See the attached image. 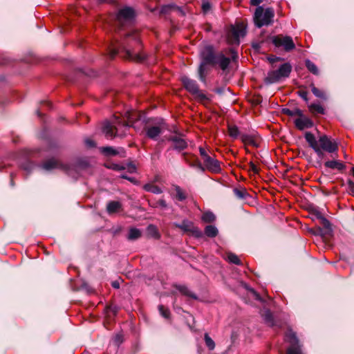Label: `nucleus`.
I'll return each instance as SVG.
<instances>
[{
    "label": "nucleus",
    "mask_w": 354,
    "mask_h": 354,
    "mask_svg": "<svg viewBox=\"0 0 354 354\" xmlns=\"http://www.w3.org/2000/svg\"><path fill=\"white\" fill-rule=\"evenodd\" d=\"M108 167L111 168L113 170H116V171H120V170H123L125 169L124 167L118 165V164H112L110 166H109Z\"/></svg>",
    "instance_id": "obj_44"
},
{
    "label": "nucleus",
    "mask_w": 354,
    "mask_h": 354,
    "mask_svg": "<svg viewBox=\"0 0 354 354\" xmlns=\"http://www.w3.org/2000/svg\"><path fill=\"white\" fill-rule=\"evenodd\" d=\"M185 161L192 167H196L202 171H205V168L201 163V162L198 160V158L194 155L186 156L183 154Z\"/></svg>",
    "instance_id": "obj_17"
},
{
    "label": "nucleus",
    "mask_w": 354,
    "mask_h": 354,
    "mask_svg": "<svg viewBox=\"0 0 354 354\" xmlns=\"http://www.w3.org/2000/svg\"><path fill=\"white\" fill-rule=\"evenodd\" d=\"M286 341L290 344V346L287 349V354H302L296 335L291 330L286 333Z\"/></svg>",
    "instance_id": "obj_8"
},
{
    "label": "nucleus",
    "mask_w": 354,
    "mask_h": 354,
    "mask_svg": "<svg viewBox=\"0 0 354 354\" xmlns=\"http://www.w3.org/2000/svg\"><path fill=\"white\" fill-rule=\"evenodd\" d=\"M141 236V231L139 229L132 227L129 230L127 238L129 240H136Z\"/></svg>",
    "instance_id": "obj_25"
},
{
    "label": "nucleus",
    "mask_w": 354,
    "mask_h": 354,
    "mask_svg": "<svg viewBox=\"0 0 354 354\" xmlns=\"http://www.w3.org/2000/svg\"><path fill=\"white\" fill-rule=\"evenodd\" d=\"M121 48L126 52L127 57L129 59L136 62H142L146 57L145 54L139 53L138 51L131 50V46L129 44H122Z\"/></svg>",
    "instance_id": "obj_12"
},
{
    "label": "nucleus",
    "mask_w": 354,
    "mask_h": 354,
    "mask_svg": "<svg viewBox=\"0 0 354 354\" xmlns=\"http://www.w3.org/2000/svg\"><path fill=\"white\" fill-rule=\"evenodd\" d=\"M299 95L306 102H308V92L306 91H298Z\"/></svg>",
    "instance_id": "obj_45"
},
{
    "label": "nucleus",
    "mask_w": 354,
    "mask_h": 354,
    "mask_svg": "<svg viewBox=\"0 0 354 354\" xmlns=\"http://www.w3.org/2000/svg\"><path fill=\"white\" fill-rule=\"evenodd\" d=\"M246 288L248 290L249 293L251 295L252 297H254V299L261 301L260 295L253 288H249L247 286Z\"/></svg>",
    "instance_id": "obj_39"
},
{
    "label": "nucleus",
    "mask_w": 354,
    "mask_h": 354,
    "mask_svg": "<svg viewBox=\"0 0 354 354\" xmlns=\"http://www.w3.org/2000/svg\"><path fill=\"white\" fill-rule=\"evenodd\" d=\"M230 61H231V59L230 58H228V57H226L223 53H220L218 54H217V58H216V64H218L219 67L223 70V71H225L230 63Z\"/></svg>",
    "instance_id": "obj_18"
},
{
    "label": "nucleus",
    "mask_w": 354,
    "mask_h": 354,
    "mask_svg": "<svg viewBox=\"0 0 354 354\" xmlns=\"http://www.w3.org/2000/svg\"><path fill=\"white\" fill-rule=\"evenodd\" d=\"M161 133L162 129L160 126H151L146 128L147 137L153 140H156Z\"/></svg>",
    "instance_id": "obj_19"
},
{
    "label": "nucleus",
    "mask_w": 354,
    "mask_h": 354,
    "mask_svg": "<svg viewBox=\"0 0 354 354\" xmlns=\"http://www.w3.org/2000/svg\"><path fill=\"white\" fill-rule=\"evenodd\" d=\"M175 189H176V198L179 201L185 200L186 198V195L184 193V192L183 191V189L178 186L176 187Z\"/></svg>",
    "instance_id": "obj_36"
},
{
    "label": "nucleus",
    "mask_w": 354,
    "mask_h": 354,
    "mask_svg": "<svg viewBox=\"0 0 354 354\" xmlns=\"http://www.w3.org/2000/svg\"><path fill=\"white\" fill-rule=\"evenodd\" d=\"M292 71V66L289 63L283 64L278 70L268 73L267 80L270 83L277 82L282 78L288 77Z\"/></svg>",
    "instance_id": "obj_5"
},
{
    "label": "nucleus",
    "mask_w": 354,
    "mask_h": 354,
    "mask_svg": "<svg viewBox=\"0 0 354 354\" xmlns=\"http://www.w3.org/2000/svg\"><path fill=\"white\" fill-rule=\"evenodd\" d=\"M274 16V12L272 8H268L263 9L262 7L259 6L256 9L254 13L255 25L259 28L270 25L273 21Z\"/></svg>",
    "instance_id": "obj_3"
},
{
    "label": "nucleus",
    "mask_w": 354,
    "mask_h": 354,
    "mask_svg": "<svg viewBox=\"0 0 354 354\" xmlns=\"http://www.w3.org/2000/svg\"><path fill=\"white\" fill-rule=\"evenodd\" d=\"M216 218L215 215L211 212H206L202 216V220L205 223H212Z\"/></svg>",
    "instance_id": "obj_32"
},
{
    "label": "nucleus",
    "mask_w": 354,
    "mask_h": 354,
    "mask_svg": "<svg viewBox=\"0 0 354 354\" xmlns=\"http://www.w3.org/2000/svg\"><path fill=\"white\" fill-rule=\"evenodd\" d=\"M194 95L198 100H200L201 101L208 100L207 97L203 93H202L200 90H198V92L196 93Z\"/></svg>",
    "instance_id": "obj_42"
},
{
    "label": "nucleus",
    "mask_w": 354,
    "mask_h": 354,
    "mask_svg": "<svg viewBox=\"0 0 354 354\" xmlns=\"http://www.w3.org/2000/svg\"><path fill=\"white\" fill-rule=\"evenodd\" d=\"M205 169H207L208 171L218 174L221 171V167L220 165V162L216 159L212 158L211 156L206 158V159L203 161Z\"/></svg>",
    "instance_id": "obj_14"
},
{
    "label": "nucleus",
    "mask_w": 354,
    "mask_h": 354,
    "mask_svg": "<svg viewBox=\"0 0 354 354\" xmlns=\"http://www.w3.org/2000/svg\"><path fill=\"white\" fill-rule=\"evenodd\" d=\"M205 341L207 346L210 349L213 350L215 347L214 342L212 339V338L208 335V334L205 335Z\"/></svg>",
    "instance_id": "obj_35"
},
{
    "label": "nucleus",
    "mask_w": 354,
    "mask_h": 354,
    "mask_svg": "<svg viewBox=\"0 0 354 354\" xmlns=\"http://www.w3.org/2000/svg\"><path fill=\"white\" fill-rule=\"evenodd\" d=\"M30 167H32V163H28L27 167H24V169L29 170L30 169Z\"/></svg>",
    "instance_id": "obj_58"
},
{
    "label": "nucleus",
    "mask_w": 354,
    "mask_h": 354,
    "mask_svg": "<svg viewBox=\"0 0 354 354\" xmlns=\"http://www.w3.org/2000/svg\"><path fill=\"white\" fill-rule=\"evenodd\" d=\"M202 8L204 12H207L210 9V4L209 2H204L202 5Z\"/></svg>",
    "instance_id": "obj_48"
},
{
    "label": "nucleus",
    "mask_w": 354,
    "mask_h": 354,
    "mask_svg": "<svg viewBox=\"0 0 354 354\" xmlns=\"http://www.w3.org/2000/svg\"><path fill=\"white\" fill-rule=\"evenodd\" d=\"M158 310L162 317H164L165 318L169 317L170 312L168 308H165L164 306L162 305H160L158 306Z\"/></svg>",
    "instance_id": "obj_37"
},
{
    "label": "nucleus",
    "mask_w": 354,
    "mask_h": 354,
    "mask_svg": "<svg viewBox=\"0 0 354 354\" xmlns=\"http://www.w3.org/2000/svg\"><path fill=\"white\" fill-rule=\"evenodd\" d=\"M157 205L162 207V208L167 207V203L164 199H160L157 201Z\"/></svg>",
    "instance_id": "obj_49"
},
{
    "label": "nucleus",
    "mask_w": 354,
    "mask_h": 354,
    "mask_svg": "<svg viewBox=\"0 0 354 354\" xmlns=\"http://www.w3.org/2000/svg\"><path fill=\"white\" fill-rule=\"evenodd\" d=\"M181 80L183 86L189 92L193 93L194 95L198 92L199 88L196 81L191 80L187 77H183Z\"/></svg>",
    "instance_id": "obj_16"
},
{
    "label": "nucleus",
    "mask_w": 354,
    "mask_h": 354,
    "mask_svg": "<svg viewBox=\"0 0 354 354\" xmlns=\"http://www.w3.org/2000/svg\"><path fill=\"white\" fill-rule=\"evenodd\" d=\"M121 178H124V179H127H127H128V178H129V176H126V175H124V174H123V175H122V176H121Z\"/></svg>",
    "instance_id": "obj_61"
},
{
    "label": "nucleus",
    "mask_w": 354,
    "mask_h": 354,
    "mask_svg": "<svg viewBox=\"0 0 354 354\" xmlns=\"http://www.w3.org/2000/svg\"><path fill=\"white\" fill-rule=\"evenodd\" d=\"M134 117L133 114L127 112L124 118L113 115L111 121H106L102 127V131L106 137L113 138L115 136H122L125 134V131L129 127H133Z\"/></svg>",
    "instance_id": "obj_1"
},
{
    "label": "nucleus",
    "mask_w": 354,
    "mask_h": 354,
    "mask_svg": "<svg viewBox=\"0 0 354 354\" xmlns=\"http://www.w3.org/2000/svg\"><path fill=\"white\" fill-rule=\"evenodd\" d=\"M324 165L327 168H330L332 169H337L338 171H343L345 169V165L344 163L339 160H329L326 161L324 163Z\"/></svg>",
    "instance_id": "obj_20"
},
{
    "label": "nucleus",
    "mask_w": 354,
    "mask_h": 354,
    "mask_svg": "<svg viewBox=\"0 0 354 354\" xmlns=\"http://www.w3.org/2000/svg\"><path fill=\"white\" fill-rule=\"evenodd\" d=\"M127 180L131 181V182H134L135 181L134 178H131V177H129Z\"/></svg>",
    "instance_id": "obj_60"
},
{
    "label": "nucleus",
    "mask_w": 354,
    "mask_h": 354,
    "mask_svg": "<svg viewBox=\"0 0 354 354\" xmlns=\"http://www.w3.org/2000/svg\"><path fill=\"white\" fill-rule=\"evenodd\" d=\"M272 42L277 48H281L286 52H290L295 48V44L291 37L278 35L272 37Z\"/></svg>",
    "instance_id": "obj_6"
},
{
    "label": "nucleus",
    "mask_w": 354,
    "mask_h": 354,
    "mask_svg": "<svg viewBox=\"0 0 354 354\" xmlns=\"http://www.w3.org/2000/svg\"><path fill=\"white\" fill-rule=\"evenodd\" d=\"M147 232L149 235L155 239H159L160 234L157 230V227L155 225H150L147 227Z\"/></svg>",
    "instance_id": "obj_29"
},
{
    "label": "nucleus",
    "mask_w": 354,
    "mask_h": 354,
    "mask_svg": "<svg viewBox=\"0 0 354 354\" xmlns=\"http://www.w3.org/2000/svg\"><path fill=\"white\" fill-rule=\"evenodd\" d=\"M227 259L229 262H230L232 263H234L236 265L241 264L240 259H239L238 256H236L234 254H232V253L227 254Z\"/></svg>",
    "instance_id": "obj_34"
},
{
    "label": "nucleus",
    "mask_w": 354,
    "mask_h": 354,
    "mask_svg": "<svg viewBox=\"0 0 354 354\" xmlns=\"http://www.w3.org/2000/svg\"><path fill=\"white\" fill-rule=\"evenodd\" d=\"M41 167L46 171H51L53 169H62L64 171L68 170V167L62 163L59 160L55 158H50L46 160L41 165Z\"/></svg>",
    "instance_id": "obj_11"
},
{
    "label": "nucleus",
    "mask_w": 354,
    "mask_h": 354,
    "mask_svg": "<svg viewBox=\"0 0 354 354\" xmlns=\"http://www.w3.org/2000/svg\"><path fill=\"white\" fill-rule=\"evenodd\" d=\"M199 152L200 155L203 158V161L206 159V158L209 157V156L207 153L205 149H203V147L199 148Z\"/></svg>",
    "instance_id": "obj_46"
},
{
    "label": "nucleus",
    "mask_w": 354,
    "mask_h": 354,
    "mask_svg": "<svg viewBox=\"0 0 354 354\" xmlns=\"http://www.w3.org/2000/svg\"><path fill=\"white\" fill-rule=\"evenodd\" d=\"M122 208V204L118 201H110L107 204L106 210L109 214L118 212Z\"/></svg>",
    "instance_id": "obj_22"
},
{
    "label": "nucleus",
    "mask_w": 354,
    "mask_h": 354,
    "mask_svg": "<svg viewBox=\"0 0 354 354\" xmlns=\"http://www.w3.org/2000/svg\"><path fill=\"white\" fill-rule=\"evenodd\" d=\"M278 59H280V58L276 57V58H273V59H270V62H274L275 60H278Z\"/></svg>",
    "instance_id": "obj_59"
},
{
    "label": "nucleus",
    "mask_w": 354,
    "mask_h": 354,
    "mask_svg": "<svg viewBox=\"0 0 354 354\" xmlns=\"http://www.w3.org/2000/svg\"><path fill=\"white\" fill-rule=\"evenodd\" d=\"M112 286L115 288H120V283L118 281H114L112 282Z\"/></svg>",
    "instance_id": "obj_54"
},
{
    "label": "nucleus",
    "mask_w": 354,
    "mask_h": 354,
    "mask_svg": "<svg viewBox=\"0 0 354 354\" xmlns=\"http://www.w3.org/2000/svg\"><path fill=\"white\" fill-rule=\"evenodd\" d=\"M263 0H250V3L252 6H259Z\"/></svg>",
    "instance_id": "obj_53"
},
{
    "label": "nucleus",
    "mask_w": 354,
    "mask_h": 354,
    "mask_svg": "<svg viewBox=\"0 0 354 354\" xmlns=\"http://www.w3.org/2000/svg\"><path fill=\"white\" fill-rule=\"evenodd\" d=\"M319 218H321L324 226L327 229H330V224L329 221L327 219H326L325 218L322 217V216H320Z\"/></svg>",
    "instance_id": "obj_47"
},
{
    "label": "nucleus",
    "mask_w": 354,
    "mask_h": 354,
    "mask_svg": "<svg viewBox=\"0 0 354 354\" xmlns=\"http://www.w3.org/2000/svg\"><path fill=\"white\" fill-rule=\"evenodd\" d=\"M295 127L299 130H304L313 127V122L306 116L299 117L295 120Z\"/></svg>",
    "instance_id": "obj_15"
},
{
    "label": "nucleus",
    "mask_w": 354,
    "mask_h": 354,
    "mask_svg": "<svg viewBox=\"0 0 354 354\" xmlns=\"http://www.w3.org/2000/svg\"><path fill=\"white\" fill-rule=\"evenodd\" d=\"M176 288L183 295L186 296V297H190V298H192V299H197V297L194 294L192 293L187 286H183V285H178V286H176Z\"/></svg>",
    "instance_id": "obj_23"
},
{
    "label": "nucleus",
    "mask_w": 354,
    "mask_h": 354,
    "mask_svg": "<svg viewBox=\"0 0 354 354\" xmlns=\"http://www.w3.org/2000/svg\"><path fill=\"white\" fill-rule=\"evenodd\" d=\"M86 144L88 147H93L94 146V142L92 140H86Z\"/></svg>",
    "instance_id": "obj_56"
},
{
    "label": "nucleus",
    "mask_w": 354,
    "mask_h": 354,
    "mask_svg": "<svg viewBox=\"0 0 354 354\" xmlns=\"http://www.w3.org/2000/svg\"><path fill=\"white\" fill-rule=\"evenodd\" d=\"M305 139L319 158H324V151L333 153L336 152L338 149L336 141L326 135L320 136L317 140L312 133L306 132Z\"/></svg>",
    "instance_id": "obj_2"
},
{
    "label": "nucleus",
    "mask_w": 354,
    "mask_h": 354,
    "mask_svg": "<svg viewBox=\"0 0 354 354\" xmlns=\"http://www.w3.org/2000/svg\"><path fill=\"white\" fill-rule=\"evenodd\" d=\"M144 188L146 191L156 194H159L162 192V189L154 184H147L145 185Z\"/></svg>",
    "instance_id": "obj_26"
},
{
    "label": "nucleus",
    "mask_w": 354,
    "mask_h": 354,
    "mask_svg": "<svg viewBox=\"0 0 354 354\" xmlns=\"http://www.w3.org/2000/svg\"><path fill=\"white\" fill-rule=\"evenodd\" d=\"M176 227L182 230L185 232H187L195 237H201L203 232L197 227L194 226L193 222L189 220H183L181 223H174Z\"/></svg>",
    "instance_id": "obj_9"
},
{
    "label": "nucleus",
    "mask_w": 354,
    "mask_h": 354,
    "mask_svg": "<svg viewBox=\"0 0 354 354\" xmlns=\"http://www.w3.org/2000/svg\"><path fill=\"white\" fill-rule=\"evenodd\" d=\"M201 56L203 62L207 63L209 65L216 64L217 55L214 54V48L211 46H205L201 53Z\"/></svg>",
    "instance_id": "obj_10"
},
{
    "label": "nucleus",
    "mask_w": 354,
    "mask_h": 354,
    "mask_svg": "<svg viewBox=\"0 0 354 354\" xmlns=\"http://www.w3.org/2000/svg\"><path fill=\"white\" fill-rule=\"evenodd\" d=\"M245 26L243 23H236L231 26L227 34V42L230 44L239 45L240 38L245 35Z\"/></svg>",
    "instance_id": "obj_4"
},
{
    "label": "nucleus",
    "mask_w": 354,
    "mask_h": 354,
    "mask_svg": "<svg viewBox=\"0 0 354 354\" xmlns=\"http://www.w3.org/2000/svg\"><path fill=\"white\" fill-rule=\"evenodd\" d=\"M293 113L294 115H298L299 117L304 116L302 111L298 109H295Z\"/></svg>",
    "instance_id": "obj_50"
},
{
    "label": "nucleus",
    "mask_w": 354,
    "mask_h": 354,
    "mask_svg": "<svg viewBox=\"0 0 354 354\" xmlns=\"http://www.w3.org/2000/svg\"><path fill=\"white\" fill-rule=\"evenodd\" d=\"M308 109L313 114H324L325 109L319 103H313L308 106Z\"/></svg>",
    "instance_id": "obj_24"
},
{
    "label": "nucleus",
    "mask_w": 354,
    "mask_h": 354,
    "mask_svg": "<svg viewBox=\"0 0 354 354\" xmlns=\"http://www.w3.org/2000/svg\"><path fill=\"white\" fill-rule=\"evenodd\" d=\"M230 52L232 53V59L235 61L238 57L237 53L232 48H230Z\"/></svg>",
    "instance_id": "obj_52"
},
{
    "label": "nucleus",
    "mask_w": 354,
    "mask_h": 354,
    "mask_svg": "<svg viewBox=\"0 0 354 354\" xmlns=\"http://www.w3.org/2000/svg\"><path fill=\"white\" fill-rule=\"evenodd\" d=\"M234 192L235 195L239 198H245L247 195V192L245 190H240L238 189H234Z\"/></svg>",
    "instance_id": "obj_40"
},
{
    "label": "nucleus",
    "mask_w": 354,
    "mask_h": 354,
    "mask_svg": "<svg viewBox=\"0 0 354 354\" xmlns=\"http://www.w3.org/2000/svg\"><path fill=\"white\" fill-rule=\"evenodd\" d=\"M352 174L354 176V167L352 168Z\"/></svg>",
    "instance_id": "obj_62"
},
{
    "label": "nucleus",
    "mask_w": 354,
    "mask_h": 354,
    "mask_svg": "<svg viewBox=\"0 0 354 354\" xmlns=\"http://www.w3.org/2000/svg\"><path fill=\"white\" fill-rule=\"evenodd\" d=\"M306 66L312 73L315 75H317L319 73V71L316 65L310 60L306 61Z\"/></svg>",
    "instance_id": "obj_33"
},
{
    "label": "nucleus",
    "mask_w": 354,
    "mask_h": 354,
    "mask_svg": "<svg viewBox=\"0 0 354 354\" xmlns=\"http://www.w3.org/2000/svg\"><path fill=\"white\" fill-rule=\"evenodd\" d=\"M264 318L269 324L274 325L272 315L269 310L266 312Z\"/></svg>",
    "instance_id": "obj_41"
},
{
    "label": "nucleus",
    "mask_w": 354,
    "mask_h": 354,
    "mask_svg": "<svg viewBox=\"0 0 354 354\" xmlns=\"http://www.w3.org/2000/svg\"><path fill=\"white\" fill-rule=\"evenodd\" d=\"M126 41L127 42L129 40L131 39L136 44L140 45V36L138 32L132 31L128 33L126 36Z\"/></svg>",
    "instance_id": "obj_28"
},
{
    "label": "nucleus",
    "mask_w": 354,
    "mask_h": 354,
    "mask_svg": "<svg viewBox=\"0 0 354 354\" xmlns=\"http://www.w3.org/2000/svg\"><path fill=\"white\" fill-rule=\"evenodd\" d=\"M102 151L106 155L114 156L117 154L115 149L111 147H103Z\"/></svg>",
    "instance_id": "obj_38"
},
{
    "label": "nucleus",
    "mask_w": 354,
    "mask_h": 354,
    "mask_svg": "<svg viewBox=\"0 0 354 354\" xmlns=\"http://www.w3.org/2000/svg\"><path fill=\"white\" fill-rule=\"evenodd\" d=\"M37 115H38V116H41V114H40V113H39V111H37Z\"/></svg>",
    "instance_id": "obj_63"
},
{
    "label": "nucleus",
    "mask_w": 354,
    "mask_h": 354,
    "mask_svg": "<svg viewBox=\"0 0 354 354\" xmlns=\"http://www.w3.org/2000/svg\"><path fill=\"white\" fill-rule=\"evenodd\" d=\"M207 63L201 62L199 68H198V77L199 80L203 82H206V75L207 73Z\"/></svg>",
    "instance_id": "obj_21"
},
{
    "label": "nucleus",
    "mask_w": 354,
    "mask_h": 354,
    "mask_svg": "<svg viewBox=\"0 0 354 354\" xmlns=\"http://www.w3.org/2000/svg\"><path fill=\"white\" fill-rule=\"evenodd\" d=\"M135 17V11L131 7H124L120 9L116 15L118 23L121 26L131 24Z\"/></svg>",
    "instance_id": "obj_7"
},
{
    "label": "nucleus",
    "mask_w": 354,
    "mask_h": 354,
    "mask_svg": "<svg viewBox=\"0 0 354 354\" xmlns=\"http://www.w3.org/2000/svg\"><path fill=\"white\" fill-rule=\"evenodd\" d=\"M205 234L209 237H215L218 234V230L214 225H207L205 228Z\"/></svg>",
    "instance_id": "obj_27"
},
{
    "label": "nucleus",
    "mask_w": 354,
    "mask_h": 354,
    "mask_svg": "<svg viewBox=\"0 0 354 354\" xmlns=\"http://www.w3.org/2000/svg\"><path fill=\"white\" fill-rule=\"evenodd\" d=\"M249 169L252 171L254 174H258L259 173V168L257 166L252 162H250L249 163Z\"/></svg>",
    "instance_id": "obj_43"
},
{
    "label": "nucleus",
    "mask_w": 354,
    "mask_h": 354,
    "mask_svg": "<svg viewBox=\"0 0 354 354\" xmlns=\"http://www.w3.org/2000/svg\"><path fill=\"white\" fill-rule=\"evenodd\" d=\"M118 53H119V50L114 48V49L111 50V51L110 52V57L111 58H113Z\"/></svg>",
    "instance_id": "obj_51"
},
{
    "label": "nucleus",
    "mask_w": 354,
    "mask_h": 354,
    "mask_svg": "<svg viewBox=\"0 0 354 354\" xmlns=\"http://www.w3.org/2000/svg\"><path fill=\"white\" fill-rule=\"evenodd\" d=\"M228 133L230 137H232L234 139H236L239 136V131L236 126L228 125Z\"/></svg>",
    "instance_id": "obj_30"
},
{
    "label": "nucleus",
    "mask_w": 354,
    "mask_h": 354,
    "mask_svg": "<svg viewBox=\"0 0 354 354\" xmlns=\"http://www.w3.org/2000/svg\"><path fill=\"white\" fill-rule=\"evenodd\" d=\"M293 112H294V110L293 111H290V110H288V109L285 111V113H286L288 115H290V116H293L294 115Z\"/></svg>",
    "instance_id": "obj_57"
},
{
    "label": "nucleus",
    "mask_w": 354,
    "mask_h": 354,
    "mask_svg": "<svg viewBox=\"0 0 354 354\" xmlns=\"http://www.w3.org/2000/svg\"><path fill=\"white\" fill-rule=\"evenodd\" d=\"M129 170L130 171V172L133 173L136 171V168L134 165L131 164L129 165Z\"/></svg>",
    "instance_id": "obj_55"
},
{
    "label": "nucleus",
    "mask_w": 354,
    "mask_h": 354,
    "mask_svg": "<svg viewBox=\"0 0 354 354\" xmlns=\"http://www.w3.org/2000/svg\"><path fill=\"white\" fill-rule=\"evenodd\" d=\"M311 91L317 97L324 100L326 99L324 92L315 87L314 84H311Z\"/></svg>",
    "instance_id": "obj_31"
},
{
    "label": "nucleus",
    "mask_w": 354,
    "mask_h": 354,
    "mask_svg": "<svg viewBox=\"0 0 354 354\" xmlns=\"http://www.w3.org/2000/svg\"><path fill=\"white\" fill-rule=\"evenodd\" d=\"M168 140L172 142V147L176 150L182 151L187 147V142L180 135L171 136Z\"/></svg>",
    "instance_id": "obj_13"
}]
</instances>
